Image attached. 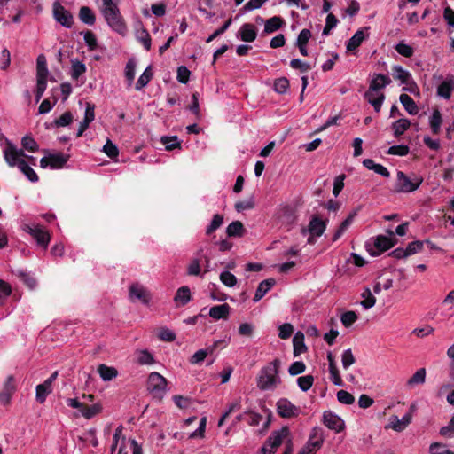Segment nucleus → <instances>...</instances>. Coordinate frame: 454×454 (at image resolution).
<instances>
[{
	"instance_id": "f257e3e1",
	"label": "nucleus",
	"mask_w": 454,
	"mask_h": 454,
	"mask_svg": "<svg viewBox=\"0 0 454 454\" xmlns=\"http://www.w3.org/2000/svg\"><path fill=\"white\" fill-rule=\"evenodd\" d=\"M101 1L100 12L106 24L113 31L124 36L128 32V27L118 7V3L114 0Z\"/></svg>"
},
{
	"instance_id": "f03ea898",
	"label": "nucleus",
	"mask_w": 454,
	"mask_h": 454,
	"mask_svg": "<svg viewBox=\"0 0 454 454\" xmlns=\"http://www.w3.org/2000/svg\"><path fill=\"white\" fill-rule=\"evenodd\" d=\"M280 364V360L275 359L260 371L257 379V387L261 390H272L280 383L278 377Z\"/></svg>"
},
{
	"instance_id": "7ed1b4c3",
	"label": "nucleus",
	"mask_w": 454,
	"mask_h": 454,
	"mask_svg": "<svg viewBox=\"0 0 454 454\" xmlns=\"http://www.w3.org/2000/svg\"><path fill=\"white\" fill-rule=\"evenodd\" d=\"M423 177L415 174L412 176H407L404 172L398 170L395 191L402 193L413 192L419 189L423 183Z\"/></svg>"
},
{
	"instance_id": "20e7f679",
	"label": "nucleus",
	"mask_w": 454,
	"mask_h": 454,
	"mask_svg": "<svg viewBox=\"0 0 454 454\" xmlns=\"http://www.w3.org/2000/svg\"><path fill=\"white\" fill-rule=\"evenodd\" d=\"M168 381L161 374L153 372L147 380V390L153 399L161 401L167 393Z\"/></svg>"
},
{
	"instance_id": "39448f33",
	"label": "nucleus",
	"mask_w": 454,
	"mask_h": 454,
	"mask_svg": "<svg viewBox=\"0 0 454 454\" xmlns=\"http://www.w3.org/2000/svg\"><path fill=\"white\" fill-rule=\"evenodd\" d=\"M395 244V242L394 241L393 237L379 235L376 238H372L367 240L365 247L372 256H377L394 247Z\"/></svg>"
},
{
	"instance_id": "423d86ee",
	"label": "nucleus",
	"mask_w": 454,
	"mask_h": 454,
	"mask_svg": "<svg viewBox=\"0 0 454 454\" xmlns=\"http://www.w3.org/2000/svg\"><path fill=\"white\" fill-rule=\"evenodd\" d=\"M325 440L323 429L315 427L309 434L307 443L299 451V454H315L321 449Z\"/></svg>"
},
{
	"instance_id": "0eeeda50",
	"label": "nucleus",
	"mask_w": 454,
	"mask_h": 454,
	"mask_svg": "<svg viewBox=\"0 0 454 454\" xmlns=\"http://www.w3.org/2000/svg\"><path fill=\"white\" fill-rule=\"evenodd\" d=\"M45 153L47 155L40 160V167L42 168H62L69 160V155L62 153H50L48 151H45Z\"/></svg>"
},
{
	"instance_id": "6e6552de",
	"label": "nucleus",
	"mask_w": 454,
	"mask_h": 454,
	"mask_svg": "<svg viewBox=\"0 0 454 454\" xmlns=\"http://www.w3.org/2000/svg\"><path fill=\"white\" fill-rule=\"evenodd\" d=\"M24 231L29 233L36 240L38 246L42 247L43 249H47L51 240V236L45 229L38 224H26L24 226Z\"/></svg>"
},
{
	"instance_id": "1a4fd4ad",
	"label": "nucleus",
	"mask_w": 454,
	"mask_h": 454,
	"mask_svg": "<svg viewBox=\"0 0 454 454\" xmlns=\"http://www.w3.org/2000/svg\"><path fill=\"white\" fill-rule=\"evenodd\" d=\"M129 299L133 303H141L149 305L152 300L151 293L144 286H130L129 290Z\"/></svg>"
},
{
	"instance_id": "9d476101",
	"label": "nucleus",
	"mask_w": 454,
	"mask_h": 454,
	"mask_svg": "<svg viewBox=\"0 0 454 454\" xmlns=\"http://www.w3.org/2000/svg\"><path fill=\"white\" fill-rule=\"evenodd\" d=\"M289 438V428L283 427L279 430L273 431L267 439L265 444L271 449V452H275L277 449L283 443L286 442Z\"/></svg>"
},
{
	"instance_id": "9b49d317",
	"label": "nucleus",
	"mask_w": 454,
	"mask_h": 454,
	"mask_svg": "<svg viewBox=\"0 0 454 454\" xmlns=\"http://www.w3.org/2000/svg\"><path fill=\"white\" fill-rule=\"evenodd\" d=\"M53 16L54 19L64 27H72L74 24V18L72 13L64 6H62L59 2H55L53 4Z\"/></svg>"
},
{
	"instance_id": "f8f14e48",
	"label": "nucleus",
	"mask_w": 454,
	"mask_h": 454,
	"mask_svg": "<svg viewBox=\"0 0 454 454\" xmlns=\"http://www.w3.org/2000/svg\"><path fill=\"white\" fill-rule=\"evenodd\" d=\"M323 424L335 433L341 432L345 427L344 420L331 411H325L323 413Z\"/></svg>"
},
{
	"instance_id": "ddd939ff",
	"label": "nucleus",
	"mask_w": 454,
	"mask_h": 454,
	"mask_svg": "<svg viewBox=\"0 0 454 454\" xmlns=\"http://www.w3.org/2000/svg\"><path fill=\"white\" fill-rule=\"evenodd\" d=\"M277 411L278 415L282 418L297 417L300 412V409L286 398L278 401Z\"/></svg>"
},
{
	"instance_id": "4468645a",
	"label": "nucleus",
	"mask_w": 454,
	"mask_h": 454,
	"mask_svg": "<svg viewBox=\"0 0 454 454\" xmlns=\"http://www.w3.org/2000/svg\"><path fill=\"white\" fill-rule=\"evenodd\" d=\"M415 411V405L412 404L410 408V411L405 413L402 419L397 416H392L390 418V427L396 432L403 431L411 423L412 419V413Z\"/></svg>"
},
{
	"instance_id": "2eb2a0df",
	"label": "nucleus",
	"mask_w": 454,
	"mask_h": 454,
	"mask_svg": "<svg viewBox=\"0 0 454 454\" xmlns=\"http://www.w3.org/2000/svg\"><path fill=\"white\" fill-rule=\"evenodd\" d=\"M4 160L10 167H19L20 157L26 156L22 149H17L12 144H8L4 150Z\"/></svg>"
},
{
	"instance_id": "dca6fc26",
	"label": "nucleus",
	"mask_w": 454,
	"mask_h": 454,
	"mask_svg": "<svg viewBox=\"0 0 454 454\" xmlns=\"http://www.w3.org/2000/svg\"><path fill=\"white\" fill-rule=\"evenodd\" d=\"M381 291V286H372V290L366 287L361 293L362 301H360V305L364 309H369L372 308L376 303L375 294H379Z\"/></svg>"
},
{
	"instance_id": "f3484780",
	"label": "nucleus",
	"mask_w": 454,
	"mask_h": 454,
	"mask_svg": "<svg viewBox=\"0 0 454 454\" xmlns=\"http://www.w3.org/2000/svg\"><path fill=\"white\" fill-rule=\"evenodd\" d=\"M391 79L382 74H375L370 82L368 90L371 92H382L381 90L391 83Z\"/></svg>"
},
{
	"instance_id": "a211bd4d",
	"label": "nucleus",
	"mask_w": 454,
	"mask_h": 454,
	"mask_svg": "<svg viewBox=\"0 0 454 454\" xmlns=\"http://www.w3.org/2000/svg\"><path fill=\"white\" fill-rule=\"evenodd\" d=\"M454 91V75L448 74L445 80L437 87V95L444 99H450Z\"/></svg>"
},
{
	"instance_id": "6ab92c4d",
	"label": "nucleus",
	"mask_w": 454,
	"mask_h": 454,
	"mask_svg": "<svg viewBox=\"0 0 454 454\" xmlns=\"http://www.w3.org/2000/svg\"><path fill=\"white\" fill-rule=\"evenodd\" d=\"M237 36L244 42L252 43L257 36L256 27L251 23H245L240 27Z\"/></svg>"
},
{
	"instance_id": "aec40b11",
	"label": "nucleus",
	"mask_w": 454,
	"mask_h": 454,
	"mask_svg": "<svg viewBox=\"0 0 454 454\" xmlns=\"http://www.w3.org/2000/svg\"><path fill=\"white\" fill-rule=\"evenodd\" d=\"M364 99L373 106L375 112L379 113L381 109L382 104L385 100V94L383 92H371L367 90L364 95Z\"/></svg>"
},
{
	"instance_id": "412c9836",
	"label": "nucleus",
	"mask_w": 454,
	"mask_h": 454,
	"mask_svg": "<svg viewBox=\"0 0 454 454\" xmlns=\"http://www.w3.org/2000/svg\"><path fill=\"white\" fill-rule=\"evenodd\" d=\"M327 221L320 219L317 215H313L309 223V231L312 236L320 237L326 229Z\"/></svg>"
},
{
	"instance_id": "4be33fe9",
	"label": "nucleus",
	"mask_w": 454,
	"mask_h": 454,
	"mask_svg": "<svg viewBox=\"0 0 454 454\" xmlns=\"http://www.w3.org/2000/svg\"><path fill=\"white\" fill-rule=\"evenodd\" d=\"M191 300L192 294L187 286H183L178 288L174 296V302L176 308L186 305Z\"/></svg>"
},
{
	"instance_id": "5701e85b",
	"label": "nucleus",
	"mask_w": 454,
	"mask_h": 454,
	"mask_svg": "<svg viewBox=\"0 0 454 454\" xmlns=\"http://www.w3.org/2000/svg\"><path fill=\"white\" fill-rule=\"evenodd\" d=\"M286 26L285 20L280 16H273L265 20L264 34H272Z\"/></svg>"
},
{
	"instance_id": "b1692460",
	"label": "nucleus",
	"mask_w": 454,
	"mask_h": 454,
	"mask_svg": "<svg viewBox=\"0 0 454 454\" xmlns=\"http://www.w3.org/2000/svg\"><path fill=\"white\" fill-rule=\"evenodd\" d=\"M392 71L394 78L400 81L402 84L410 85L411 83H414L411 74L404 69L402 66H394Z\"/></svg>"
},
{
	"instance_id": "393cba45",
	"label": "nucleus",
	"mask_w": 454,
	"mask_h": 454,
	"mask_svg": "<svg viewBox=\"0 0 454 454\" xmlns=\"http://www.w3.org/2000/svg\"><path fill=\"white\" fill-rule=\"evenodd\" d=\"M231 308L227 303L215 305L210 308L208 315L215 320L227 319Z\"/></svg>"
},
{
	"instance_id": "a878e982",
	"label": "nucleus",
	"mask_w": 454,
	"mask_h": 454,
	"mask_svg": "<svg viewBox=\"0 0 454 454\" xmlns=\"http://www.w3.org/2000/svg\"><path fill=\"white\" fill-rule=\"evenodd\" d=\"M365 39L364 30L363 28L357 30L353 36L347 42L346 48L348 51L356 50L363 41Z\"/></svg>"
},
{
	"instance_id": "bb28decb",
	"label": "nucleus",
	"mask_w": 454,
	"mask_h": 454,
	"mask_svg": "<svg viewBox=\"0 0 454 454\" xmlns=\"http://www.w3.org/2000/svg\"><path fill=\"white\" fill-rule=\"evenodd\" d=\"M363 165L369 170H373L375 173L384 176L389 177L390 173L386 167L381 164L374 162L372 159H365L363 161Z\"/></svg>"
},
{
	"instance_id": "cd10ccee",
	"label": "nucleus",
	"mask_w": 454,
	"mask_h": 454,
	"mask_svg": "<svg viewBox=\"0 0 454 454\" xmlns=\"http://www.w3.org/2000/svg\"><path fill=\"white\" fill-rule=\"evenodd\" d=\"M218 343L219 341H216L212 347L201 348L196 351L190 358V363L192 364H197L204 361L207 355L212 354L214 352Z\"/></svg>"
},
{
	"instance_id": "c85d7f7f",
	"label": "nucleus",
	"mask_w": 454,
	"mask_h": 454,
	"mask_svg": "<svg viewBox=\"0 0 454 454\" xmlns=\"http://www.w3.org/2000/svg\"><path fill=\"white\" fill-rule=\"evenodd\" d=\"M399 100L409 114L414 115L418 114V106L411 97L403 93L400 95Z\"/></svg>"
},
{
	"instance_id": "c756f323",
	"label": "nucleus",
	"mask_w": 454,
	"mask_h": 454,
	"mask_svg": "<svg viewBox=\"0 0 454 454\" xmlns=\"http://www.w3.org/2000/svg\"><path fill=\"white\" fill-rule=\"evenodd\" d=\"M356 215V211L351 212L347 218L340 223L339 228L336 230L333 236V241L338 240L343 233L348 230V228L352 224L355 217Z\"/></svg>"
},
{
	"instance_id": "7c9ffc66",
	"label": "nucleus",
	"mask_w": 454,
	"mask_h": 454,
	"mask_svg": "<svg viewBox=\"0 0 454 454\" xmlns=\"http://www.w3.org/2000/svg\"><path fill=\"white\" fill-rule=\"evenodd\" d=\"M79 19L88 26H93L96 22V16L88 6H82L79 11Z\"/></svg>"
},
{
	"instance_id": "2f4dec72",
	"label": "nucleus",
	"mask_w": 454,
	"mask_h": 454,
	"mask_svg": "<svg viewBox=\"0 0 454 454\" xmlns=\"http://www.w3.org/2000/svg\"><path fill=\"white\" fill-rule=\"evenodd\" d=\"M102 411V406L99 403H96L92 405H87L83 403L82 408L81 410V414L87 419H92L97 414L100 413Z\"/></svg>"
},
{
	"instance_id": "473e14b6",
	"label": "nucleus",
	"mask_w": 454,
	"mask_h": 454,
	"mask_svg": "<svg viewBox=\"0 0 454 454\" xmlns=\"http://www.w3.org/2000/svg\"><path fill=\"white\" fill-rule=\"evenodd\" d=\"M442 123V114L438 109H434L432 115L429 118V125L433 134L437 135L440 133Z\"/></svg>"
},
{
	"instance_id": "72a5a7b5",
	"label": "nucleus",
	"mask_w": 454,
	"mask_h": 454,
	"mask_svg": "<svg viewBox=\"0 0 454 454\" xmlns=\"http://www.w3.org/2000/svg\"><path fill=\"white\" fill-rule=\"evenodd\" d=\"M245 228L241 222L233 221L226 228V233L229 237H242L245 234Z\"/></svg>"
},
{
	"instance_id": "f704fd0d",
	"label": "nucleus",
	"mask_w": 454,
	"mask_h": 454,
	"mask_svg": "<svg viewBox=\"0 0 454 454\" xmlns=\"http://www.w3.org/2000/svg\"><path fill=\"white\" fill-rule=\"evenodd\" d=\"M98 372L104 381L112 380L118 375V372L114 367H110L106 364H100L98 367Z\"/></svg>"
},
{
	"instance_id": "c9c22d12",
	"label": "nucleus",
	"mask_w": 454,
	"mask_h": 454,
	"mask_svg": "<svg viewBox=\"0 0 454 454\" xmlns=\"http://www.w3.org/2000/svg\"><path fill=\"white\" fill-rule=\"evenodd\" d=\"M304 336L301 333H297L293 339L294 345V356H298L307 350V347L304 344Z\"/></svg>"
},
{
	"instance_id": "e433bc0d",
	"label": "nucleus",
	"mask_w": 454,
	"mask_h": 454,
	"mask_svg": "<svg viewBox=\"0 0 454 454\" xmlns=\"http://www.w3.org/2000/svg\"><path fill=\"white\" fill-rule=\"evenodd\" d=\"M427 372L425 368H420L407 380V386L413 387L417 385H422L426 381Z\"/></svg>"
},
{
	"instance_id": "4c0bfd02",
	"label": "nucleus",
	"mask_w": 454,
	"mask_h": 454,
	"mask_svg": "<svg viewBox=\"0 0 454 454\" xmlns=\"http://www.w3.org/2000/svg\"><path fill=\"white\" fill-rule=\"evenodd\" d=\"M411 121L408 119H399L392 123V129L395 137L402 136L410 127Z\"/></svg>"
},
{
	"instance_id": "58836bf2",
	"label": "nucleus",
	"mask_w": 454,
	"mask_h": 454,
	"mask_svg": "<svg viewBox=\"0 0 454 454\" xmlns=\"http://www.w3.org/2000/svg\"><path fill=\"white\" fill-rule=\"evenodd\" d=\"M19 169L26 176V177L33 183H36L38 181V176L35 172V170L25 161V160H20L19 163Z\"/></svg>"
},
{
	"instance_id": "ea45409f",
	"label": "nucleus",
	"mask_w": 454,
	"mask_h": 454,
	"mask_svg": "<svg viewBox=\"0 0 454 454\" xmlns=\"http://www.w3.org/2000/svg\"><path fill=\"white\" fill-rule=\"evenodd\" d=\"M153 72H152V67L148 66L143 74L139 76L136 85L135 89L137 90H141L143 88H145L152 80L153 78Z\"/></svg>"
},
{
	"instance_id": "a19ab883",
	"label": "nucleus",
	"mask_w": 454,
	"mask_h": 454,
	"mask_svg": "<svg viewBox=\"0 0 454 454\" xmlns=\"http://www.w3.org/2000/svg\"><path fill=\"white\" fill-rule=\"evenodd\" d=\"M160 143L165 146L167 151H172L176 148H181V141L177 136H162Z\"/></svg>"
},
{
	"instance_id": "79ce46f5",
	"label": "nucleus",
	"mask_w": 454,
	"mask_h": 454,
	"mask_svg": "<svg viewBox=\"0 0 454 454\" xmlns=\"http://www.w3.org/2000/svg\"><path fill=\"white\" fill-rule=\"evenodd\" d=\"M425 243L431 245L432 248L434 247V245L432 244L429 240H425V241L415 240V241L409 243L406 247L408 256L420 252L422 250Z\"/></svg>"
},
{
	"instance_id": "37998d69",
	"label": "nucleus",
	"mask_w": 454,
	"mask_h": 454,
	"mask_svg": "<svg viewBox=\"0 0 454 454\" xmlns=\"http://www.w3.org/2000/svg\"><path fill=\"white\" fill-rule=\"evenodd\" d=\"M136 74V62L134 59H129L125 67V78L127 86L130 87L134 82Z\"/></svg>"
},
{
	"instance_id": "c03bdc74",
	"label": "nucleus",
	"mask_w": 454,
	"mask_h": 454,
	"mask_svg": "<svg viewBox=\"0 0 454 454\" xmlns=\"http://www.w3.org/2000/svg\"><path fill=\"white\" fill-rule=\"evenodd\" d=\"M49 70L47 60L43 54H40L36 59V76H48Z\"/></svg>"
},
{
	"instance_id": "a18cd8bd",
	"label": "nucleus",
	"mask_w": 454,
	"mask_h": 454,
	"mask_svg": "<svg viewBox=\"0 0 454 454\" xmlns=\"http://www.w3.org/2000/svg\"><path fill=\"white\" fill-rule=\"evenodd\" d=\"M86 72V66L78 59L72 61L71 76L74 80L78 79L82 74Z\"/></svg>"
},
{
	"instance_id": "49530a36",
	"label": "nucleus",
	"mask_w": 454,
	"mask_h": 454,
	"mask_svg": "<svg viewBox=\"0 0 454 454\" xmlns=\"http://www.w3.org/2000/svg\"><path fill=\"white\" fill-rule=\"evenodd\" d=\"M137 361L140 364H154V358L153 355L146 349L137 350Z\"/></svg>"
},
{
	"instance_id": "de8ad7c7",
	"label": "nucleus",
	"mask_w": 454,
	"mask_h": 454,
	"mask_svg": "<svg viewBox=\"0 0 454 454\" xmlns=\"http://www.w3.org/2000/svg\"><path fill=\"white\" fill-rule=\"evenodd\" d=\"M21 145L25 150L30 153H35L39 150V145L37 142L31 136L28 135H26L25 137H22Z\"/></svg>"
},
{
	"instance_id": "09e8293b",
	"label": "nucleus",
	"mask_w": 454,
	"mask_h": 454,
	"mask_svg": "<svg viewBox=\"0 0 454 454\" xmlns=\"http://www.w3.org/2000/svg\"><path fill=\"white\" fill-rule=\"evenodd\" d=\"M223 223V215H220V214H215L213 216L211 223L206 229V234L207 235L212 234L215 231H216L218 228H220Z\"/></svg>"
},
{
	"instance_id": "8fccbe9b",
	"label": "nucleus",
	"mask_w": 454,
	"mask_h": 454,
	"mask_svg": "<svg viewBox=\"0 0 454 454\" xmlns=\"http://www.w3.org/2000/svg\"><path fill=\"white\" fill-rule=\"evenodd\" d=\"M52 388H48L43 384H39L35 388V398L36 401L40 403L45 402L47 395L51 393Z\"/></svg>"
},
{
	"instance_id": "3c124183",
	"label": "nucleus",
	"mask_w": 454,
	"mask_h": 454,
	"mask_svg": "<svg viewBox=\"0 0 454 454\" xmlns=\"http://www.w3.org/2000/svg\"><path fill=\"white\" fill-rule=\"evenodd\" d=\"M358 317L355 311L349 310L344 312L340 316V322L345 327H350L356 320Z\"/></svg>"
},
{
	"instance_id": "603ef678",
	"label": "nucleus",
	"mask_w": 454,
	"mask_h": 454,
	"mask_svg": "<svg viewBox=\"0 0 454 454\" xmlns=\"http://www.w3.org/2000/svg\"><path fill=\"white\" fill-rule=\"evenodd\" d=\"M289 88V81L286 77H280L274 82V90L278 94H285Z\"/></svg>"
},
{
	"instance_id": "864d4df0",
	"label": "nucleus",
	"mask_w": 454,
	"mask_h": 454,
	"mask_svg": "<svg viewBox=\"0 0 454 454\" xmlns=\"http://www.w3.org/2000/svg\"><path fill=\"white\" fill-rule=\"evenodd\" d=\"M314 377L312 375L301 376L297 379L299 387L304 392L308 391L312 387Z\"/></svg>"
},
{
	"instance_id": "5fc2aeb1",
	"label": "nucleus",
	"mask_w": 454,
	"mask_h": 454,
	"mask_svg": "<svg viewBox=\"0 0 454 454\" xmlns=\"http://www.w3.org/2000/svg\"><path fill=\"white\" fill-rule=\"evenodd\" d=\"M410 148L406 145H392L388 148L387 153L391 155L405 156L409 153Z\"/></svg>"
},
{
	"instance_id": "6e6d98bb",
	"label": "nucleus",
	"mask_w": 454,
	"mask_h": 454,
	"mask_svg": "<svg viewBox=\"0 0 454 454\" xmlns=\"http://www.w3.org/2000/svg\"><path fill=\"white\" fill-rule=\"evenodd\" d=\"M73 121V114L71 112H65L60 117L55 119L53 125L56 127H66Z\"/></svg>"
},
{
	"instance_id": "4d7b16f0",
	"label": "nucleus",
	"mask_w": 454,
	"mask_h": 454,
	"mask_svg": "<svg viewBox=\"0 0 454 454\" xmlns=\"http://www.w3.org/2000/svg\"><path fill=\"white\" fill-rule=\"evenodd\" d=\"M356 358L350 348L343 351L341 355V363L344 369H348L353 364H355Z\"/></svg>"
},
{
	"instance_id": "13d9d810",
	"label": "nucleus",
	"mask_w": 454,
	"mask_h": 454,
	"mask_svg": "<svg viewBox=\"0 0 454 454\" xmlns=\"http://www.w3.org/2000/svg\"><path fill=\"white\" fill-rule=\"evenodd\" d=\"M83 39L90 51H95L98 47V41L95 34L91 31H86Z\"/></svg>"
},
{
	"instance_id": "bf43d9fd",
	"label": "nucleus",
	"mask_w": 454,
	"mask_h": 454,
	"mask_svg": "<svg viewBox=\"0 0 454 454\" xmlns=\"http://www.w3.org/2000/svg\"><path fill=\"white\" fill-rule=\"evenodd\" d=\"M290 67L294 69L300 70L302 73H307L311 69V66L309 63L304 62L300 59H293L290 61Z\"/></svg>"
},
{
	"instance_id": "052dcab7",
	"label": "nucleus",
	"mask_w": 454,
	"mask_h": 454,
	"mask_svg": "<svg viewBox=\"0 0 454 454\" xmlns=\"http://www.w3.org/2000/svg\"><path fill=\"white\" fill-rule=\"evenodd\" d=\"M395 51L402 56L403 57H406V58H411L413 53H414V50L413 48L409 45V44H406L404 43H399L395 45Z\"/></svg>"
},
{
	"instance_id": "680f3d73",
	"label": "nucleus",
	"mask_w": 454,
	"mask_h": 454,
	"mask_svg": "<svg viewBox=\"0 0 454 454\" xmlns=\"http://www.w3.org/2000/svg\"><path fill=\"white\" fill-rule=\"evenodd\" d=\"M103 152L111 159L115 158L119 154L118 147L111 140H107L105 144Z\"/></svg>"
},
{
	"instance_id": "e2e57ef3",
	"label": "nucleus",
	"mask_w": 454,
	"mask_h": 454,
	"mask_svg": "<svg viewBox=\"0 0 454 454\" xmlns=\"http://www.w3.org/2000/svg\"><path fill=\"white\" fill-rule=\"evenodd\" d=\"M337 400L343 404H352L355 402V397L346 390H340L337 392Z\"/></svg>"
},
{
	"instance_id": "0e129e2a",
	"label": "nucleus",
	"mask_w": 454,
	"mask_h": 454,
	"mask_svg": "<svg viewBox=\"0 0 454 454\" xmlns=\"http://www.w3.org/2000/svg\"><path fill=\"white\" fill-rule=\"evenodd\" d=\"M306 370V365L301 361L294 362L288 368V372L292 376H295L304 372Z\"/></svg>"
},
{
	"instance_id": "69168bd1",
	"label": "nucleus",
	"mask_w": 454,
	"mask_h": 454,
	"mask_svg": "<svg viewBox=\"0 0 454 454\" xmlns=\"http://www.w3.org/2000/svg\"><path fill=\"white\" fill-rule=\"evenodd\" d=\"M191 72L185 66H180L177 68L176 79L179 82L186 84L189 82Z\"/></svg>"
},
{
	"instance_id": "338daca9",
	"label": "nucleus",
	"mask_w": 454,
	"mask_h": 454,
	"mask_svg": "<svg viewBox=\"0 0 454 454\" xmlns=\"http://www.w3.org/2000/svg\"><path fill=\"white\" fill-rule=\"evenodd\" d=\"M312 34L309 29L304 28L302 29L296 39L295 45H306L308 44L309 39L311 38Z\"/></svg>"
},
{
	"instance_id": "774afa93",
	"label": "nucleus",
	"mask_w": 454,
	"mask_h": 454,
	"mask_svg": "<svg viewBox=\"0 0 454 454\" xmlns=\"http://www.w3.org/2000/svg\"><path fill=\"white\" fill-rule=\"evenodd\" d=\"M278 330V337L282 340H286L291 337L294 332V327L291 324L286 323L281 325Z\"/></svg>"
}]
</instances>
